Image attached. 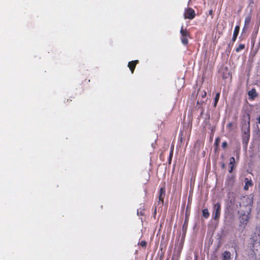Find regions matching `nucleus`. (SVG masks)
Here are the masks:
<instances>
[{
	"mask_svg": "<svg viewBox=\"0 0 260 260\" xmlns=\"http://www.w3.org/2000/svg\"><path fill=\"white\" fill-rule=\"evenodd\" d=\"M238 203L239 210L251 211L253 197L251 195L242 196L238 199Z\"/></svg>",
	"mask_w": 260,
	"mask_h": 260,
	"instance_id": "obj_1",
	"label": "nucleus"
},
{
	"mask_svg": "<svg viewBox=\"0 0 260 260\" xmlns=\"http://www.w3.org/2000/svg\"><path fill=\"white\" fill-rule=\"evenodd\" d=\"M251 211L240 210L238 212L239 214V220L241 224L246 225L250 218V213Z\"/></svg>",
	"mask_w": 260,
	"mask_h": 260,
	"instance_id": "obj_2",
	"label": "nucleus"
},
{
	"mask_svg": "<svg viewBox=\"0 0 260 260\" xmlns=\"http://www.w3.org/2000/svg\"><path fill=\"white\" fill-rule=\"evenodd\" d=\"M221 204L220 202H217L213 207L212 209V218L214 220H218L219 219L221 214Z\"/></svg>",
	"mask_w": 260,
	"mask_h": 260,
	"instance_id": "obj_3",
	"label": "nucleus"
},
{
	"mask_svg": "<svg viewBox=\"0 0 260 260\" xmlns=\"http://www.w3.org/2000/svg\"><path fill=\"white\" fill-rule=\"evenodd\" d=\"M180 33L181 34V43L186 46L188 44V38H190V33L187 28H183L182 26Z\"/></svg>",
	"mask_w": 260,
	"mask_h": 260,
	"instance_id": "obj_4",
	"label": "nucleus"
},
{
	"mask_svg": "<svg viewBox=\"0 0 260 260\" xmlns=\"http://www.w3.org/2000/svg\"><path fill=\"white\" fill-rule=\"evenodd\" d=\"M250 115L246 113L243 116L244 122L242 123V129L244 130L245 134H249L250 132Z\"/></svg>",
	"mask_w": 260,
	"mask_h": 260,
	"instance_id": "obj_5",
	"label": "nucleus"
},
{
	"mask_svg": "<svg viewBox=\"0 0 260 260\" xmlns=\"http://www.w3.org/2000/svg\"><path fill=\"white\" fill-rule=\"evenodd\" d=\"M195 11L191 8L187 7L185 9L184 13L183 14L184 19H188L192 20L196 17Z\"/></svg>",
	"mask_w": 260,
	"mask_h": 260,
	"instance_id": "obj_6",
	"label": "nucleus"
},
{
	"mask_svg": "<svg viewBox=\"0 0 260 260\" xmlns=\"http://www.w3.org/2000/svg\"><path fill=\"white\" fill-rule=\"evenodd\" d=\"M166 196V187L164 185L161 186L158 191V199L159 201H158L157 205L161 204V206L164 205V199Z\"/></svg>",
	"mask_w": 260,
	"mask_h": 260,
	"instance_id": "obj_7",
	"label": "nucleus"
},
{
	"mask_svg": "<svg viewBox=\"0 0 260 260\" xmlns=\"http://www.w3.org/2000/svg\"><path fill=\"white\" fill-rule=\"evenodd\" d=\"M138 60H133L128 63V67L129 68L132 74L134 73L136 65L139 63Z\"/></svg>",
	"mask_w": 260,
	"mask_h": 260,
	"instance_id": "obj_8",
	"label": "nucleus"
},
{
	"mask_svg": "<svg viewBox=\"0 0 260 260\" xmlns=\"http://www.w3.org/2000/svg\"><path fill=\"white\" fill-rule=\"evenodd\" d=\"M240 30V26L236 25L235 27L233 36L232 38V45H234V42L237 39V36L238 35L239 32Z\"/></svg>",
	"mask_w": 260,
	"mask_h": 260,
	"instance_id": "obj_9",
	"label": "nucleus"
},
{
	"mask_svg": "<svg viewBox=\"0 0 260 260\" xmlns=\"http://www.w3.org/2000/svg\"><path fill=\"white\" fill-rule=\"evenodd\" d=\"M235 158L234 157H231L230 158V162L229 164V172L230 173H232L233 171V169H234V166H235Z\"/></svg>",
	"mask_w": 260,
	"mask_h": 260,
	"instance_id": "obj_10",
	"label": "nucleus"
},
{
	"mask_svg": "<svg viewBox=\"0 0 260 260\" xmlns=\"http://www.w3.org/2000/svg\"><path fill=\"white\" fill-rule=\"evenodd\" d=\"M253 185L252 181L251 179L249 180L248 178H246L245 179V185L244 186V189L245 190H247L249 188V186H252Z\"/></svg>",
	"mask_w": 260,
	"mask_h": 260,
	"instance_id": "obj_11",
	"label": "nucleus"
},
{
	"mask_svg": "<svg viewBox=\"0 0 260 260\" xmlns=\"http://www.w3.org/2000/svg\"><path fill=\"white\" fill-rule=\"evenodd\" d=\"M222 260H231V253L228 251H225L222 254Z\"/></svg>",
	"mask_w": 260,
	"mask_h": 260,
	"instance_id": "obj_12",
	"label": "nucleus"
},
{
	"mask_svg": "<svg viewBox=\"0 0 260 260\" xmlns=\"http://www.w3.org/2000/svg\"><path fill=\"white\" fill-rule=\"evenodd\" d=\"M180 250H179L177 252H176L175 250L174 251L172 260H179L180 257Z\"/></svg>",
	"mask_w": 260,
	"mask_h": 260,
	"instance_id": "obj_13",
	"label": "nucleus"
},
{
	"mask_svg": "<svg viewBox=\"0 0 260 260\" xmlns=\"http://www.w3.org/2000/svg\"><path fill=\"white\" fill-rule=\"evenodd\" d=\"M248 95L250 97H251L252 99L257 96V93L256 92V90L253 88L252 89L248 92Z\"/></svg>",
	"mask_w": 260,
	"mask_h": 260,
	"instance_id": "obj_14",
	"label": "nucleus"
},
{
	"mask_svg": "<svg viewBox=\"0 0 260 260\" xmlns=\"http://www.w3.org/2000/svg\"><path fill=\"white\" fill-rule=\"evenodd\" d=\"M202 215L206 219L209 218L210 214L207 208L204 209L202 210Z\"/></svg>",
	"mask_w": 260,
	"mask_h": 260,
	"instance_id": "obj_15",
	"label": "nucleus"
},
{
	"mask_svg": "<svg viewBox=\"0 0 260 260\" xmlns=\"http://www.w3.org/2000/svg\"><path fill=\"white\" fill-rule=\"evenodd\" d=\"M250 21H251V16L248 15L245 19L244 26L245 27L246 26H248L250 22Z\"/></svg>",
	"mask_w": 260,
	"mask_h": 260,
	"instance_id": "obj_16",
	"label": "nucleus"
},
{
	"mask_svg": "<svg viewBox=\"0 0 260 260\" xmlns=\"http://www.w3.org/2000/svg\"><path fill=\"white\" fill-rule=\"evenodd\" d=\"M219 96H220V92H217L216 94V95H215V97L214 99V107H216L217 106V103L219 99Z\"/></svg>",
	"mask_w": 260,
	"mask_h": 260,
	"instance_id": "obj_17",
	"label": "nucleus"
},
{
	"mask_svg": "<svg viewBox=\"0 0 260 260\" xmlns=\"http://www.w3.org/2000/svg\"><path fill=\"white\" fill-rule=\"evenodd\" d=\"M245 48V45L243 44H240L236 48V51L237 52H240L241 50L244 49Z\"/></svg>",
	"mask_w": 260,
	"mask_h": 260,
	"instance_id": "obj_18",
	"label": "nucleus"
},
{
	"mask_svg": "<svg viewBox=\"0 0 260 260\" xmlns=\"http://www.w3.org/2000/svg\"><path fill=\"white\" fill-rule=\"evenodd\" d=\"M173 155V148H172L171 149L170 152V155H169V164H170L171 163Z\"/></svg>",
	"mask_w": 260,
	"mask_h": 260,
	"instance_id": "obj_19",
	"label": "nucleus"
},
{
	"mask_svg": "<svg viewBox=\"0 0 260 260\" xmlns=\"http://www.w3.org/2000/svg\"><path fill=\"white\" fill-rule=\"evenodd\" d=\"M140 246L144 248H146L147 246V242L145 241H142L139 243Z\"/></svg>",
	"mask_w": 260,
	"mask_h": 260,
	"instance_id": "obj_20",
	"label": "nucleus"
},
{
	"mask_svg": "<svg viewBox=\"0 0 260 260\" xmlns=\"http://www.w3.org/2000/svg\"><path fill=\"white\" fill-rule=\"evenodd\" d=\"M207 95V92L205 90L201 91L200 94V96H201L202 98H205Z\"/></svg>",
	"mask_w": 260,
	"mask_h": 260,
	"instance_id": "obj_21",
	"label": "nucleus"
},
{
	"mask_svg": "<svg viewBox=\"0 0 260 260\" xmlns=\"http://www.w3.org/2000/svg\"><path fill=\"white\" fill-rule=\"evenodd\" d=\"M156 213H157L156 207L155 206L154 209V211H153V214H152V217H153V218L154 219H156Z\"/></svg>",
	"mask_w": 260,
	"mask_h": 260,
	"instance_id": "obj_22",
	"label": "nucleus"
},
{
	"mask_svg": "<svg viewBox=\"0 0 260 260\" xmlns=\"http://www.w3.org/2000/svg\"><path fill=\"white\" fill-rule=\"evenodd\" d=\"M222 147L223 148V149H225L228 146V144H227V142L226 141H224L222 143Z\"/></svg>",
	"mask_w": 260,
	"mask_h": 260,
	"instance_id": "obj_23",
	"label": "nucleus"
},
{
	"mask_svg": "<svg viewBox=\"0 0 260 260\" xmlns=\"http://www.w3.org/2000/svg\"><path fill=\"white\" fill-rule=\"evenodd\" d=\"M220 138L219 137L216 138L215 141V145L217 146L220 142Z\"/></svg>",
	"mask_w": 260,
	"mask_h": 260,
	"instance_id": "obj_24",
	"label": "nucleus"
},
{
	"mask_svg": "<svg viewBox=\"0 0 260 260\" xmlns=\"http://www.w3.org/2000/svg\"><path fill=\"white\" fill-rule=\"evenodd\" d=\"M203 103H204L203 101H198V102H197L198 104H202Z\"/></svg>",
	"mask_w": 260,
	"mask_h": 260,
	"instance_id": "obj_25",
	"label": "nucleus"
},
{
	"mask_svg": "<svg viewBox=\"0 0 260 260\" xmlns=\"http://www.w3.org/2000/svg\"><path fill=\"white\" fill-rule=\"evenodd\" d=\"M185 223H186V224L187 223V220H186V219H185V222L183 225V229H184L185 228Z\"/></svg>",
	"mask_w": 260,
	"mask_h": 260,
	"instance_id": "obj_26",
	"label": "nucleus"
},
{
	"mask_svg": "<svg viewBox=\"0 0 260 260\" xmlns=\"http://www.w3.org/2000/svg\"><path fill=\"white\" fill-rule=\"evenodd\" d=\"M209 14L210 15H212V14H213V11H212V10H210L209 11Z\"/></svg>",
	"mask_w": 260,
	"mask_h": 260,
	"instance_id": "obj_27",
	"label": "nucleus"
},
{
	"mask_svg": "<svg viewBox=\"0 0 260 260\" xmlns=\"http://www.w3.org/2000/svg\"><path fill=\"white\" fill-rule=\"evenodd\" d=\"M231 45H232V46L233 45H232V40L230 41V42L229 43V46H231Z\"/></svg>",
	"mask_w": 260,
	"mask_h": 260,
	"instance_id": "obj_28",
	"label": "nucleus"
},
{
	"mask_svg": "<svg viewBox=\"0 0 260 260\" xmlns=\"http://www.w3.org/2000/svg\"><path fill=\"white\" fill-rule=\"evenodd\" d=\"M257 120H258V123L260 124V116L258 117Z\"/></svg>",
	"mask_w": 260,
	"mask_h": 260,
	"instance_id": "obj_29",
	"label": "nucleus"
},
{
	"mask_svg": "<svg viewBox=\"0 0 260 260\" xmlns=\"http://www.w3.org/2000/svg\"><path fill=\"white\" fill-rule=\"evenodd\" d=\"M222 168H224L225 167V165L224 164H222V166H221Z\"/></svg>",
	"mask_w": 260,
	"mask_h": 260,
	"instance_id": "obj_30",
	"label": "nucleus"
},
{
	"mask_svg": "<svg viewBox=\"0 0 260 260\" xmlns=\"http://www.w3.org/2000/svg\"><path fill=\"white\" fill-rule=\"evenodd\" d=\"M162 256H163V255H161L160 257V259L161 260L162 258Z\"/></svg>",
	"mask_w": 260,
	"mask_h": 260,
	"instance_id": "obj_31",
	"label": "nucleus"
},
{
	"mask_svg": "<svg viewBox=\"0 0 260 260\" xmlns=\"http://www.w3.org/2000/svg\"><path fill=\"white\" fill-rule=\"evenodd\" d=\"M229 125H230V126H231V125H232V123H230V124H229Z\"/></svg>",
	"mask_w": 260,
	"mask_h": 260,
	"instance_id": "obj_32",
	"label": "nucleus"
},
{
	"mask_svg": "<svg viewBox=\"0 0 260 260\" xmlns=\"http://www.w3.org/2000/svg\"><path fill=\"white\" fill-rule=\"evenodd\" d=\"M169 258H167V259H166V260H169Z\"/></svg>",
	"mask_w": 260,
	"mask_h": 260,
	"instance_id": "obj_33",
	"label": "nucleus"
}]
</instances>
